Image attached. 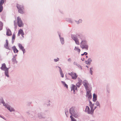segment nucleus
I'll return each instance as SVG.
<instances>
[{"instance_id": "33", "label": "nucleus", "mask_w": 121, "mask_h": 121, "mask_svg": "<svg viewBox=\"0 0 121 121\" xmlns=\"http://www.w3.org/2000/svg\"><path fill=\"white\" fill-rule=\"evenodd\" d=\"M82 20L81 19H79V21H78V22H82Z\"/></svg>"}, {"instance_id": "18", "label": "nucleus", "mask_w": 121, "mask_h": 121, "mask_svg": "<svg viewBox=\"0 0 121 121\" xmlns=\"http://www.w3.org/2000/svg\"><path fill=\"white\" fill-rule=\"evenodd\" d=\"M97 96L95 94L93 95V101L95 102L97 100Z\"/></svg>"}, {"instance_id": "25", "label": "nucleus", "mask_w": 121, "mask_h": 121, "mask_svg": "<svg viewBox=\"0 0 121 121\" xmlns=\"http://www.w3.org/2000/svg\"><path fill=\"white\" fill-rule=\"evenodd\" d=\"M71 121H76V120L71 115L70 116Z\"/></svg>"}, {"instance_id": "37", "label": "nucleus", "mask_w": 121, "mask_h": 121, "mask_svg": "<svg viewBox=\"0 0 121 121\" xmlns=\"http://www.w3.org/2000/svg\"><path fill=\"white\" fill-rule=\"evenodd\" d=\"M85 55V54H84V53L83 54H81V55L82 56H83V55Z\"/></svg>"}, {"instance_id": "5", "label": "nucleus", "mask_w": 121, "mask_h": 121, "mask_svg": "<svg viewBox=\"0 0 121 121\" xmlns=\"http://www.w3.org/2000/svg\"><path fill=\"white\" fill-rule=\"evenodd\" d=\"M17 19L18 26L20 27H23L24 24L23 23L21 18L19 17H17Z\"/></svg>"}, {"instance_id": "29", "label": "nucleus", "mask_w": 121, "mask_h": 121, "mask_svg": "<svg viewBox=\"0 0 121 121\" xmlns=\"http://www.w3.org/2000/svg\"><path fill=\"white\" fill-rule=\"evenodd\" d=\"M59 60V59L58 58H57L56 59H55L54 60L55 62H57Z\"/></svg>"}, {"instance_id": "6", "label": "nucleus", "mask_w": 121, "mask_h": 121, "mask_svg": "<svg viewBox=\"0 0 121 121\" xmlns=\"http://www.w3.org/2000/svg\"><path fill=\"white\" fill-rule=\"evenodd\" d=\"M83 84L86 89H87L90 88H91L90 85L89 84L87 81L86 80H84L83 81Z\"/></svg>"}, {"instance_id": "10", "label": "nucleus", "mask_w": 121, "mask_h": 121, "mask_svg": "<svg viewBox=\"0 0 121 121\" xmlns=\"http://www.w3.org/2000/svg\"><path fill=\"white\" fill-rule=\"evenodd\" d=\"M91 88H90L88 89H86L87 91L86 95L88 96V98L90 99L92 97L91 93Z\"/></svg>"}, {"instance_id": "28", "label": "nucleus", "mask_w": 121, "mask_h": 121, "mask_svg": "<svg viewBox=\"0 0 121 121\" xmlns=\"http://www.w3.org/2000/svg\"><path fill=\"white\" fill-rule=\"evenodd\" d=\"M89 103H90V107H91V106L92 105V106H93V108L94 105H93L92 104V102L91 101H90Z\"/></svg>"}, {"instance_id": "40", "label": "nucleus", "mask_w": 121, "mask_h": 121, "mask_svg": "<svg viewBox=\"0 0 121 121\" xmlns=\"http://www.w3.org/2000/svg\"><path fill=\"white\" fill-rule=\"evenodd\" d=\"M81 80H80V82H81Z\"/></svg>"}, {"instance_id": "4", "label": "nucleus", "mask_w": 121, "mask_h": 121, "mask_svg": "<svg viewBox=\"0 0 121 121\" xmlns=\"http://www.w3.org/2000/svg\"><path fill=\"white\" fill-rule=\"evenodd\" d=\"M16 6L19 13L22 14L24 13V8L22 5L17 4Z\"/></svg>"}, {"instance_id": "1", "label": "nucleus", "mask_w": 121, "mask_h": 121, "mask_svg": "<svg viewBox=\"0 0 121 121\" xmlns=\"http://www.w3.org/2000/svg\"><path fill=\"white\" fill-rule=\"evenodd\" d=\"M1 69L5 71V75L8 77H9V76L8 74V69L6 67V65L5 63L2 64Z\"/></svg>"}, {"instance_id": "2", "label": "nucleus", "mask_w": 121, "mask_h": 121, "mask_svg": "<svg viewBox=\"0 0 121 121\" xmlns=\"http://www.w3.org/2000/svg\"><path fill=\"white\" fill-rule=\"evenodd\" d=\"M86 40H82L80 43V47L82 49H85L87 50L88 49V46L86 45Z\"/></svg>"}, {"instance_id": "9", "label": "nucleus", "mask_w": 121, "mask_h": 121, "mask_svg": "<svg viewBox=\"0 0 121 121\" xmlns=\"http://www.w3.org/2000/svg\"><path fill=\"white\" fill-rule=\"evenodd\" d=\"M70 113L74 117H77L78 115L76 114H75L74 113V109L73 108H71L70 109Z\"/></svg>"}, {"instance_id": "7", "label": "nucleus", "mask_w": 121, "mask_h": 121, "mask_svg": "<svg viewBox=\"0 0 121 121\" xmlns=\"http://www.w3.org/2000/svg\"><path fill=\"white\" fill-rule=\"evenodd\" d=\"M68 74L71 77L72 79L75 80L77 78L78 76L76 73L73 72H71Z\"/></svg>"}, {"instance_id": "41", "label": "nucleus", "mask_w": 121, "mask_h": 121, "mask_svg": "<svg viewBox=\"0 0 121 121\" xmlns=\"http://www.w3.org/2000/svg\"><path fill=\"white\" fill-rule=\"evenodd\" d=\"M96 108V107H95V108L94 109H95Z\"/></svg>"}, {"instance_id": "36", "label": "nucleus", "mask_w": 121, "mask_h": 121, "mask_svg": "<svg viewBox=\"0 0 121 121\" xmlns=\"http://www.w3.org/2000/svg\"><path fill=\"white\" fill-rule=\"evenodd\" d=\"M74 64L75 65H77V63L76 62H74Z\"/></svg>"}, {"instance_id": "42", "label": "nucleus", "mask_w": 121, "mask_h": 121, "mask_svg": "<svg viewBox=\"0 0 121 121\" xmlns=\"http://www.w3.org/2000/svg\"><path fill=\"white\" fill-rule=\"evenodd\" d=\"M86 66V67H88V66Z\"/></svg>"}, {"instance_id": "12", "label": "nucleus", "mask_w": 121, "mask_h": 121, "mask_svg": "<svg viewBox=\"0 0 121 121\" xmlns=\"http://www.w3.org/2000/svg\"><path fill=\"white\" fill-rule=\"evenodd\" d=\"M5 0H0V12H2L3 9V7L2 5L4 3Z\"/></svg>"}, {"instance_id": "8", "label": "nucleus", "mask_w": 121, "mask_h": 121, "mask_svg": "<svg viewBox=\"0 0 121 121\" xmlns=\"http://www.w3.org/2000/svg\"><path fill=\"white\" fill-rule=\"evenodd\" d=\"M71 37L72 39L75 41V43L76 44L78 45H79V42L78 39L75 35H72L71 36Z\"/></svg>"}, {"instance_id": "32", "label": "nucleus", "mask_w": 121, "mask_h": 121, "mask_svg": "<svg viewBox=\"0 0 121 121\" xmlns=\"http://www.w3.org/2000/svg\"><path fill=\"white\" fill-rule=\"evenodd\" d=\"M90 72L91 74V75L92 74V71L91 70V68L90 69Z\"/></svg>"}, {"instance_id": "19", "label": "nucleus", "mask_w": 121, "mask_h": 121, "mask_svg": "<svg viewBox=\"0 0 121 121\" xmlns=\"http://www.w3.org/2000/svg\"><path fill=\"white\" fill-rule=\"evenodd\" d=\"M59 68L60 69V74L61 75V76L63 78L64 77V74L62 72V71L60 67H59Z\"/></svg>"}, {"instance_id": "30", "label": "nucleus", "mask_w": 121, "mask_h": 121, "mask_svg": "<svg viewBox=\"0 0 121 121\" xmlns=\"http://www.w3.org/2000/svg\"><path fill=\"white\" fill-rule=\"evenodd\" d=\"M68 61L69 62H70L71 61V58H69L68 60Z\"/></svg>"}, {"instance_id": "38", "label": "nucleus", "mask_w": 121, "mask_h": 121, "mask_svg": "<svg viewBox=\"0 0 121 121\" xmlns=\"http://www.w3.org/2000/svg\"><path fill=\"white\" fill-rule=\"evenodd\" d=\"M84 58H83V59H81V60H82L83 61L84 60Z\"/></svg>"}, {"instance_id": "34", "label": "nucleus", "mask_w": 121, "mask_h": 121, "mask_svg": "<svg viewBox=\"0 0 121 121\" xmlns=\"http://www.w3.org/2000/svg\"><path fill=\"white\" fill-rule=\"evenodd\" d=\"M14 25H16V22L15 21H14Z\"/></svg>"}, {"instance_id": "15", "label": "nucleus", "mask_w": 121, "mask_h": 121, "mask_svg": "<svg viewBox=\"0 0 121 121\" xmlns=\"http://www.w3.org/2000/svg\"><path fill=\"white\" fill-rule=\"evenodd\" d=\"M6 35L8 36H10L12 35L11 31L9 29H7Z\"/></svg>"}, {"instance_id": "21", "label": "nucleus", "mask_w": 121, "mask_h": 121, "mask_svg": "<svg viewBox=\"0 0 121 121\" xmlns=\"http://www.w3.org/2000/svg\"><path fill=\"white\" fill-rule=\"evenodd\" d=\"M74 50L75 51H76L79 53L80 51V50L78 47H75L74 48Z\"/></svg>"}, {"instance_id": "3", "label": "nucleus", "mask_w": 121, "mask_h": 121, "mask_svg": "<svg viewBox=\"0 0 121 121\" xmlns=\"http://www.w3.org/2000/svg\"><path fill=\"white\" fill-rule=\"evenodd\" d=\"M90 107L91 108V110H90L89 107L87 106H86L85 111L86 112H87L88 114H92L93 113L94 111L93 108V106L92 105Z\"/></svg>"}, {"instance_id": "13", "label": "nucleus", "mask_w": 121, "mask_h": 121, "mask_svg": "<svg viewBox=\"0 0 121 121\" xmlns=\"http://www.w3.org/2000/svg\"><path fill=\"white\" fill-rule=\"evenodd\" d=\"M21 34L22 36L23 37V36L24 34L23 30L21 29H20L19 30L18 33V36H20V35Z\"/></svg>"}, {"instance_id": "31", "label": "nucleus", "mask_w": 121, "mask_h": 121, "mask_svg": "<svg viewBox=\"0 0 121 121\" xmlns=\"http://www.w3.org/2000/svg\"><path fill=\"white\" fill-rule=\"evenodd\" d=\"M99 102H98L97 101L96 102V105H97L98 106L99 105Z\"/></svg>"}, {"instance_id": "16", "label": "nucleus", "mask_w": 121, "mask_h": 121, "mask_svg": "<svg viewBox=\"0 0 121 121\" xmlns=\"http://www.w3.org/2000/svg\"><path fill=\"white\" fill-rule=\"evenodd\" d=\"M77 87L74 85H73L72 86L71 88V91H73V93H75V90H77Z\"/></svg>"}, {"instance_id": "27", "label": "nucleus", "mask_w": 121, "mask_h": 121, "mask_svg": "<svg viewBox=\"0 0 121 121\" xmlns=\"http://www.w3.org/2000/svg\"><path fill=\"white\" fill-rule=\"evenodd\" d=\"M15 34H13V35L12 37V39H15Z\"/></svg>"}, {"instance_id": "17", "label": "nucleus", "mask_w": 121, "mask_h": 121, "mask_svg": "<svg viewBox=\"0 0 121 121\" xmlns=\"http://www.w3.org/2000/svg\"><path fill=\"white\" fill-rule=\"evenodd\" d=\"M12 49L14 52V53H17L18 52V51L16 48L15 46H14L12 47Z\"/></svg>"}, {"instance_id": "39", "label": "nucleus", "mask_w": 121, "mask_h": 121, "mask_svg": "<svg viewBox=\"0 0 121 121\" xmlns=\"http://www.w3.org/2000/svg\"><path fill=\"white\" fill-rule=\"evenodd\" d=\"M86 58H87L88 57V56H86Z\"/></svg>"}, {"instance_id": "22", "label": "nucleus", "mask_w": 121, "mask_h": 121, "mask_svg": "<svg viewBox=\"0 0 121 121\" xmlns=\"http://www.w3.org/2000/svg\"><path fill=\"white\" fill-rule=\"evenodd\" d=\"M92 61V60L90 58H89L87 60V61H86V63L87 64H90L91 63V62Z\"/></svg>"}, {"instance_id": "23", "label": "nucleus", "mask_w": 121, "mask_h": 121, "mask_svg": "<svg viewBox=\"0 0 121 121\" xmlns=\"http://www.w3.org/2000/svg\"><path fill=\"white\" fill-rule=\"evenodd\" d=\"M61 82L63 85L65 87H66L67 88H68V85L65 83V82L63 81H61Z\"/></svg>"}, {"instance_id": "35", "label": "nucleus", "mask_w": 121, "mask_h": 121, "mask_svg": "<svg viewBox=\"0 0 121 121\" xmlns=\"http://www.w3.org/2000/svg\"><path fill=\"white\" fill-rule=\"evenodd\" d=\"M84 54H85V55H86L87 54V53L86 52H84Z\"/></svg>"}, {"instance_id": "24", "label": "nucleus", "mask_w": 121, "mask_h": 121, "mask_svg": "<svg viewBox=\"0 0 121 121\" xmlns=\"http://www.w3.org/2000/svg\"><path fill=\"white\" fill-rule=\"evenodd\" d=\"M3 26V23L2 22H0V30H1L2 29Z\"/></svg>"}, {"instance_id": "26", "label": "nucleus", "mask_w": 121, "mask_h": 121, "mask_svg": "<svg viewBox=\"0 0 121 121\" xmlns=\"http://www.w3.org/2000/svg\"><path fill=\"white\" fill-rule=\"evenodd\" d=\"M60 39L62 43L63 44L64 43L63 38H60Z\"/></svg>"}, {"instance_id": "11", "label": "nucleus", "mask_w": 121, "mask_h": 121, "mask_svg": "<svg viewBox=\"0 0 121 121\" xmlns=\"http://www.w3.org/2000/svg\"><path fill=\"white\" fill-rule=\"evenodd\" d=\"M2 103L7 108V109L9 110L10 111H14V109L12 108H11V107L9 106H6V104L4 103V101H2Z\"/></svg>"}, {"instance_id": "14", "label": "nucleus", "mask_w": 121, "mask_h": 121, "mask_svg": "<svg viewBox=\"0 0 121 121\" xmlns=\"http://www.w3.org/2000/svg\"><path fill=\"white\" fill-rule=\"evenodd\" d=\"M18 46L20 48L22 51L23 53L24 54V53L26 51L25 49L22 46L21 44H20V43L18 44Z\"/></svg>"}, {"instance_id": "20", "label": "nucleus", "mask_w": 121, "mask_h": 121, "mask_svg": "<svg viewBox=\"0 0 121 121\" xmlns=\"http://www.w3.org/2000/svg\"><path fill=\"white\" fill-rule=\"evenodd\" d=\"M6 44L4 45V47L5 48H8V40L7 39H6Z\"/></svg>"}]
</instances>
